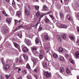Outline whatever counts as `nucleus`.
I'll use <instances>...</instances> for the list:
<instances>
[{
	"label": "nucleus",
	"instance_id": "52",
	"mask_svg": "<svg viewBox=\"0 0 79 79\" xmlns=\"http://www.w3.org/2000/svg\"><path fill=\"white\" fill-rule=\"evenodd\" d=\"M57 39H60V38H61V37H60V35H57Z\"/></svg>",
	"mask_w": 79,
	"mask_h": 79
},
{
	"label": "nucleus",
	"instance_id": "2",
	"mask_svg": "<svg viewBox=\"0 0 79 79\" xmlns=\"http://www.w3.org/2000/svg\"><path fill=\"white\" fill-rule=\"evenodd\" d=\"M59 27L60 28L66 29L68 28V26L64 24H60L59 25Z\"/></svg>",
	"mask_w": 79,
	"mask_h": 79
},
{
	"label": "nucleus",
	"instance_id": "50",
	"mask_svg": "<svg viewBox=\"0 0 79 79\" xmlns=\"http://www.w3.org/2000/svg\"><path fill=\"white\" fill-rule=\"evenodd\" d=\"M11 60H7L8 63H9V64H10V63H11Z\"/></svg>",
	"mask_w": 79,
	"mask_h": 79
},
{
	"label": "nucleus",
	"instance_id": "6",
	"mask_svg": "<svg viewBox=\"0 0 79 79\" xmlns=\"http://www.w3.org/2000/svg\"><path fill=\"white\" fill-rule=\"evenodd\" d=\"M25 13L27 15V16H29V15H30V12L29 11V10L28 9V8L26 7L25 9Z\"/></svg>",
	"mask_w": 79,
	"mask_h": 79
},
{
	"label": "nucleus",
	"instance_id": "14",
	"mask_svg": "<svg viewBox=\"0 0 79 79\" xmlns=\"http://www.w3.org/2000/svg\"><path fill=\"white\" fill-rule=\"evenodd\" d=\"M1 60L2 61V63L3 65H5V61L4 60V58L2 57L1 58Z\"/></svg>",
	"mask_w": 79,
	"mask_h": 79
},
{
	"label": "nucleus",
	"instance_id": "62",
	"mask_svg": "<svg viewBox=\"0 0 79 79\" xmlns=\"http://www.w3.org/2000/svg\"><path fill=\"white\" fill-rule=\"evenodd\" d=\"M6 1L7 2H10V0H6Z\"/></svg>",
	"mask_w": 79,
	"mask_h": 79
},
{
	"label": "nucleus",
	"instance_id": "25",
	"mask_svg": "<svg viewBox=\"0 0 79 79\" xmlns=\"http://www.w3.org/2000/svg\"><path fill=\"white\" fill-rule=\"evenodd\" d=\"M13 43L15 47L16 48H18V46H19V44H18L16 43L15 42H14Z\"/></svg>",
	"mask_w": 79,
	"mask_h": 79
},
{
	"label": "nucleus",
	"instance_id": "42",
	"mask_svg": "<svg viewBox=\"0 0 79 79\" xmlns=\"http://www.w3.org/2000/svg\"><path fill=\"white\" fill-rule=\"evenodd\" d=\"M35 8L37 10H39V6H35Z\"/></svg>",
	"mask_w": 79,
	"mask_h": 79
},
{
	"label": "nucleus",
	"instance_id": "9",
	"mask_svg": "<svg viewBox=\"0 0 79 79\" xmlns=\"http://www.w3.org/2000/svg\"><path fill=\"white\" fill-rule=\"evenodd\" d=\"M58 60H59V61H63L64 60V57H63L61 56H60Z\"/></svg>",
	"mask_w": 79,
	"mask_h": 79
},
{
	"label": "nucleus",
	"instance_id": "29",
	"mask_svg": "<svg viewBox=\"0 0 79 79\" xmlns=\"http://www.w3.org/2000/svg\"><path fill=\"white\" fill-rule=\"evenodd\" d=\"M45 14H41L40 15V17L39 18V20L40 21V20H41V19L42 18V17H44V16H45Z\"/></svg>",
	"mask_w": 79,
	"mask_h": 79
},
{
	"label": "nucleus",
	"instance_id": "8",
	"mask_svg": "<svg viewBox=\"0 0 79 79\" xmlns=\"http://www.w3.org/2000/svg\"><path fill=\"white\" fill-rule=\"evenodd\" d=\"M32 61L33 62L34 65H35L36 64V59L34 57H31V58Z\"/></svg>",
	"mask_w": 79,
	"mask_h": 79
},
{
	"label": "nucleus",
	"instance_id": "37",
	"mask_svg": "<svg viewBox=\"0 0 79 79\" xmlns=\"http://www.w3.org/2000/svg\"><path fill=\"white\" fill-rule=\"evenodd\" d=\"M42 30V27H41V26H40L39 27V28L38 29V31H41Z\"/></svg>",
	"mask_w": 79,
	"mask_h": 79
},
{
	"label": "nucleus",
	"instance_id": "60",
	"mask_svg": "<svg viewBox=\"0 0 79 79\" xmlns=\"http://www.w3.org/2000/svg\"><path fill=\"white\" fill-rule=\"evenodd\" d=\"M77 31L78 32H79V27L77 28Z\"/></svg>",
	"mask_w": 79,
	"mask_h": 79
},
{
	"label": "nucleus",
	"instance_id": "53",
	"mask_svg": "<svg viewBox=\"0 0 79 79\" xmlns=\"http://www.w3.org/2000/svg\"><path fill=\"white\" fill-rule=\"evenodd\" d=\"M69 60L70 61V62H71V63H72L74 64V62H73V60H72V59H69Z\"/></svg>",
	"mask_w": 79,
	"mask_h": 79
},
{
	"label": "nucleus",
	"instance_id": "34",
	"mask_svg": "<svg viewBox=\"0 0 79 79\" xmlns=\"http://www.w3.org/2000/svg\"><path fill=\"white\" fill-rule=\"evenodd\" d=\"M69 0H64V2L65 3V5H68V1Z\"/></svg>",
	"mask_w": 79,
	"mask_h": 79
},
{
	"label": "nucleus",
	"instance_id": "20",
	"mask_svg": "<svg viewBox=\"0 0 79 79\" xmlns=\"http://www.w3.org/2000/svg\"><path fill=\"white\" fill-rule=\"evenodd\" d=\"M15 25H17L18 23H20V21H21V20H20L19 21H18L17 20H15Z\"/></svg>",
	"mask_w": 79,
	"mask_h": 79
},
{
	"label": "nucleus",
	"instance_id": "28",
	"mask_svg": "<svg viewBox=\"0 0 79 79\" xmlns=\"http://www.w3.org/2000/svg\"><path fill=\"white\" fill-rule=\"evenodd\" d=\"M69 37L70 38L71 40H74V38L73 36H69Z\"/></svg>",
	"mask_w": 79,
	"mask_h": 79
},
{
	"label": "nucleus",
	"instance_id": "21",
	"mask_svg": "<svg viewBox=\"0 0 79 79\" xmlns=\"http://www.w3.org/2000/svg\"><path fill=\"white\" fill-rule=\"evenodd\" d=\"M3 32L4 34H6V33L8 32V29H5L3 30Z\"/></svg>",
	"mask_w": 79,
	"mask_h": 79
},
{
	"label": "nucleus",
	"instance_id": "45",
	"mask_svg": "<svg viewBox=\"0 0 79 79\" xmlns=\"http://www.w3.org/2000/svg\"><path fill=\"white\" fill-rule=\"evenodd\" d=\"M38 69V68H37V67H36L35 69L34 70V71H35V72H36V73H37V69Z\"/></svg>",
	"mask_w": 79,
	"mask_h": 79
},
{
	"label": "nucleus",
	"instance_id": "26",
	"mask_svg": "<svg viewBox=\"0 0 79 79\" xmlns=\"http://www.w3.org/2000/svg\"><path fill=\"white\" fill-rule=\"evenodd\" d=\"M53 56L55 58H57L58 57V55L56 54H53Z\"/></svg>",
	"mask_w": 79,
	"mask_h": 79
},
{
	"label": "nucleus",
	"instance_id": "57",
	"mask_svg": "<svg viewBox=\"0 0 79 79\" xmlns=\"http://www.w3.org/2000/svg\"><path fill=\"white\" fill-rule=\"evenodd\" d=\"M12 3L13 5H15V1H13Z\"/></svg>",
	"mask_w": 79,
	"mask_h": 79
},
{
	"label": "nucleus",
	"instance_id": "31",
	"mask_svg": "<svg viewBox=\"0 0 79 79\" xmlns=\"http://www.w3.org/2000/svg\"><path fill=\"white\" fill-rule=\"evenodd\" d=\"M43 56H44V55L42 54H40L39 56V57L40 59L41 60H42V58H43Z\"/></svg>",
	"mask_w": 79,
	"mask_h": 79
},
{
	"label": "nucleus",
	"instance_id": "36",
	"mask_svg": "<svg viewBox=\"0 0 79 79\" xmlns=\"http://www.w3.org/2000/svg\"><path fill=\"white\" fill-rule=\"evenodd\" d=\"M64 10L65 11H66V12H68V8L67 7H66V6L64 7Z\"/></svg>",
	"mask_w": 79,
	"mask_h": 79
},
{
	"label": "nucleus",
	"instance_id": "3",
	"mask_svg": "<svg viewBox=\"0 0 79 79\" xmlns=\"http://www.w3.org/2000/svg\"><path fill=\"white\" fill-rule=\"evenodd\" d=\"M24 42L28 46H31V44L30 43V42H29V40L27 39V38H25Z\"/></svg>",
	"mask_w": 79,
	"mask_h": 79
},
{
	"label": "nucleus",
	"instance_id": "12",
	"mask_svg": "<svg viewBox=\"0 0 79 79\" xmlns=\"http://www.w3.org/2000/svg\"><path fill=\"white\" fill-rule=\"evenodd\" d=\"M44 39H45V40H49L50 39V37H49V36L47 35H44Z\"/></svg>",
	"mask_w": 79,
	"mask_h": 79
},
{
	"label": "nucleus",
	"instance_id": "63",
	"mask_svg": "<svg viewBox=\"0 0 79 79\" xmlns=\"http://www.w3.org/2000/svg\"><path fill=\"white\" fill-rule=\"evenodd\" d=\"M58 40L59 41V42H61V40L60 39H58Z\"/></svg>",
	"mask_w": 79,
	"mask_h": 79
},
{
	"label": "nucleus",
	"instance_id": "54",
	"mask_svg": "<svg viewBox=\"0 0 79 79\" xmlns=\"http://www.w3.org/2000/svg\"><path fill=\"white\" fill-rule=\"evenodd\" d=\"M77 45H79V40H77Z\"/></svg>",
	"mask_w": 79,
	"mask_h": 79
},
{
	"label": "nucleus",
	"instance_id": "32",
	"mask_svg": "<svg viewBox=\"0 0 79 79\" xmlns=\"http://www.w3.org/2000/svg\"><path fill=\"white\" fill-rule=\"evenodd\" d=\"M19 63H22L23 62V59L20 58L19 59Z\"/></svg>",
	"mask_w": 79,
	"mask_h": 79
},
{
	"label": "nucleus",
	"instance_id": "19",
	"mask_svg": "<svg viewBox=\"0 0 79 79\" xmlns=\"http://www.w3.org/2000/svg\"><path fill=\"white\" fill-rule=\"evenodd\" d=\"M60 18L62 19V18H64V15L63 14V13L61 12L60 14Z\"/></svg>",
	"mask_w": 79,
	"mask_h": 79
},
{
	"label": "nucleus",
	"instance_id": "40",
	"mask_svg": "<svg viewBox=\"0 0 79 79\" xmlns=\"http://www.w3.org/2000/svg\"><path fill=\"white\" fill-rule=\"evenodd\" d=\"M27 78L28 79H32V77H31V75H28L27 76Z\"/></svg>",
	"mask_w": 79,
	"mask_h": 79
},
{
	"label": "nucleus",
	"instance_id": "44",
	"mask_svg": "<svg viewBox=\"0 0 79 79\" xmlns=\"http://www.w3.org/2000/svg\"><path fill=\"white\" fill-rule=\"evenodd\" d=\"M50 18H52V20H53V19H55V18H54V17H53L52 16V15H50Z\"/></svg>",
	"mask_w": 79,
	"mask_h": 79
},
{
	"label": "nucleus",
	"instance_id": "41",
	"mask_svg": "<svg viewBox=\"0 0 79 79\" xmlns=\"http://www.w3.org/2000/svg\"><path fill=\"white\" fill-rule=\"evenodd\" d=\"M40 55H44V51L41 50L40 51Z\"/></svg>",
	"mask_w": 79,
	"mask_h": 79
},
{
	"label": "nucleus",
	"instance_id": "22",
	"mask_svg": "<svg viewBox=\"0 0 79 79\" xmlns=\"http://www.w3.org/2000/svg\"><path fill=\"white\" fill-rule=\"evenodd\" d=\"M35 41L36 42V44L37 45V44H38V43H39V41H40L39 39L38 38H37L35 39Z\"/></svg>",
	"mask_w": 79,
	"mask_h": 79
},
{
	"label": "nucleus",
	"instance_id": "16",
	"mask_svg": "<svg viewBox=\"0 0 79 79\" xmlns=\"http://www.w3.org/2000/svg\"><path fill=\"white\" fill-rule=\"evenodd\" d=\"M58 51L60 53H62V52H63V49L61 47H60L59 48Z\"/></svg>",
	"mask_w": 79,
	"mask_h": 79
},
{
	"label": "nucleus",
	"instance_id": "4",
	"mask_svg": "<svg viewBox=\"0 0 79 79\" xmlns=\"http://www.w3.org/2000/svg\"><path fill=\"white\" fill-rule=\"evenodd\" d=\"M3 69L6 71H8L10 69V65H5L3 68Z\"/></svg>",
	"mask_w": 79,
	"mask_h": 79
},
{
	"label": "nucleus",
	"instance_id": "48",
	"mask_svg": "<svg viewBox=\"0 0 79 79\" xmlns=\"http://www.w3.org/2000/svg\"><path fill=\"white\" fill-rule=\"evenodd\" d=\"M27 67L28 69H30L31 68V67H30V65H29V64L27 65Z\"/></svg>",
	"mask_w": 79,
	"mask_h": 79
},
{
	"label": "nucleus",
	"instance_id": "55",
	"mask_svg": "<svg viewBox=\"0 0 79 79\" xmlns=\"http://www.w3.org/2000/svg\"><path fill=\"white\" fill-rule=\"evenodd\" d=\"M0 79H4V78H3V77L2 75H0Z\"/></svg>",
	"mask_w": 79,
	"mask_h": 79
},
{
	"label": "nucleus",
	"instance_id": "58",
	"mask_svg": "<svg viewBox=\"0 0 79 79\" xmlns=\"http://www.w3.org/2000/svg\"><path fill=\"white\" fill-rule=\"evenodd\" d=\"M21 69L20 68H19L18 69V71H21Z\"/></svg>",
	"mask_w": 79,
	"mask_h": 79
},
{
	"label": "nucleus",
	"instance_id": "10",
	"mask_svg": "<svg viewBox=\"0 0 79 79\" xmlns=\"http://www.w3.org/2000/svg\"><path fill=\"white\" fill-rule=\"evenodd\" d=\"M45 22L46 24H48L50 23V20L48 19V18H46L45 19Z\"/></svg>",
	"mask_w": 79,
	"mask_h": 79
},
{
	"label": "nucleus",
	"instance_id": "43",
	"mask_svg": "<svg viewBox=\"0 0 79 79\" xmlns=\"http://www.w3.org/2000/svg\"><path fill=\"white\" fill-rule=\"evenodd\" d=\"M28 37H29V38H30V39H32V36L31 35H29L27 36Z\"/></svg>",
	"mask_w": 79,
	"mask_h": 79
},
{
	"label": "nucleus",
	"instance_id": "64",
	"mask_svg": "<svg viewBox=\"0 0 79 79\" xmlns=\"http://www.w3.org/2000/svg\"><path fill=\"white\" fill-rule=\"evenodd\" d=\"M10 79H14V78H13V77H10Z\"/></svg>",
	"mask_w": 79,
	"mask_h": 79
},
{
	"label": "nucleus",
	"instance_id": "56",
	"mask_svg": "<svg viewBox=\"0 0 79 79\" xmlns=\"http://www.w3.org/2000/svg\"><path fill=\"white\" fill-rule=\"evenodd\" d=\"M65 56H66V57H67V58H68V57H69V55L67 54H66L65 55Z\"/></svg>",
	"mask_w": 79,
	"mask_h": 79
},
{
	"label": "nucleus",
	"instance_id": "11",
	"mask_svg": "<svg viewBox=\"0 0 79 79\" xmlns=\"http://www.w3.org/2000/svg\"><path fill=\"white\" fill-rule=\"evenodd\" d=\"M66 73L69 75H70V73H71V72H70V70H69V69H68V68H66Z\"/></svg>",
	"mask_w": 79,
	"mask_h": 79
},
{
	"label": "nucleus",
	"instance_id": "61",
	"mask_svg": "<svg viewBox=\"0 0 79 79\" xmlns=\"http://www.w3.org/2000/svg\"><path fill=\"white\" fill-rule=\"evenodd\" d=\"M21 27H23V26H22V25H21L19 26V28Z\"/></svg>",
	"mask_w": 79,
	"mask_h": 79
},
{
	"label": "nucleus",
	"instance_id": "46",
	"mask_svg": "<svg viewBox=\"0 0 79 79\" xmlns=\"http://www.w3.org/2000/svg\"><path fill=\"white\" fill-rule=\"evenodd\" d=\"M23 74H27V71L26 70H23Z\"/></svg>",
	"mask_w": 79,
	"mask_h": 79
},
{
	"label": "nucleus",
	"instance_id": "35",
	"mask_svg": "<svg viewBox=\"0 0 79 79\" xmlns=\"http://www.w3.org/2000/svg\"><path fill=\"white\" fill-rule=\"evenodd\" d=\"M2 14H3L4 15L6 16H8V14L6 13V12L5 11H3L2 12Z\"/></svg>",
	"mask_w": 79,
	"mask_h": 79
},
{
	"label": "nucleus",
	"instance_id": "17",
	"mask_svg": "<svg viewBox=\"0 0 79 79\" xmlns=\"http://www.w3.org/2000/svg\"><path fill=\"white\" fill-rule=\"evenodd\" d=\"M6 21L7 22V23H9V24H10L11 23V20L10 18H7L6 19Z\"/></svg>",
	"mask_w": 79,
	"mask_h": 79
},
{
	"label": "nucleus",
	"instance_id": "39",
	"mask_svg": "<svg viewBox=\"0 0 79 79\" xmlns=\"http://www.w3.org/2000/svg\"><path fill=\"white\" fill-rule=\"evenodd\" d=\"M44 8L45 10H48V7L46 6H44Z\"/></svg>",
	"mask_w": 79,
	"mask_h": 79
},
{
	"label": "nucleus",
	"instance_id": "24",
	"mask_svg": "<svg viewBox=\"0 0 79 79\" xmlns=\"http://www.w3.org/2000/svg\"><path fill=\"white\" fill-rule=\"evenodd\" d=\"M16 16H18L19 17L21 15V12L19 11H18L17 12V14H16Z\"/></svg>",
	"mask_w": 79,
	"mask_h": 79
},
{
	"label": "nucleus",
	"instance_id": "49",
	"mask_svg": "<svg viewBox=\"0 0 79 79\" xmlns=\"http://www.w3.org/2000/svg\"><path fill=\"white\" fill-rule=\"evenodd\" d=\"M6 76L7 79H8V78L10 77L11 76V75H7Z\"/></svg>",
	"mask_w": 79,
	"mask_h": 79
},
{
	"label": "nucleus",
	"instance_id": "5",
	"mask_svg": "<svg viewBox=\"0 0 79 79\" xmlns=\"http://www.w3.org/2000/svg\"><path fill=\"white\" fill-rule=\"evenodd\" d=\"M42 64L44 69H48V65L47 64H46L45 62L43 63Z\"/></svg>",
	"mask_w": 79,
	"mask_h": 79
},
{
	"label": "nucleus",
	"instance_id": "15",
	"mask_svg": "<svg viewBox=\"0 0 79 79\" xmlns=\"http://www.w3.org/2000/svg\"><path fill=\"white\" fill-rule=\"evenodd\" d=\"M75 55L77 58H79V53L78 51L76 52L75 53Z\"/></svg>",
	"mask_w": 79,
	"mask_h": 79
},
{
	"label": "nucleus",
	"instance_id": "30",
	"mask_svg": "<svg viewBox=\"0 0 79 79\" xmlns=\"http://www.w3.org/2000/svg\"><path fill=\"white\" fill-rule=\"evenodd\" d=\"M67 17L68 19L69 20H70L71 21V20H72V18H71V17L69 16V15H68L67 16Z\"/></svg>",
	"mask_w": 79,
	"mask_h": 79
},
{
	"label": "nucleus",
	"instance_id": "33",
	"mask_svg": "<svg viewBox=\"0 0 79 79\" xmlns=\"http://www.w3.org/2000/svg\"><path fill=\"white\" fill-rule=\"evenodd\" d=\"M23 56L24 57V58H25V59H26L27 60L28 59V57L26 55V54L23 55Z\"/></svg>",
	"mask_w": 79,
	"mask_h": 79
},
{
	"label": "nucleus",
	"instance_id": "38",
	"mask_svg": "<svg viewBox=\"0 0 79 79\" xmlns=\"http://www.w3.org/2000/svg\"><path fill=\"white\" fill-rule=\"evenodd\" d=\"M33 53L35 55H38L39 54V52H37L36 51L33 52Z\"/></svg>",
	"mask_w": 79,
	"mask_h": 79
},
{
	"label": "nucleus",
	"instance_id": "51",
	"mask_svg": "<svg viewBox=\"0 0 79 79\" xmlns=\"http://www.w3.org/2000/svg\"><path fill=\"white\" fill-rule=\"evenodd\" d=\"M34 77L36 78V79H37L38 76H37V74H35L34 75Z\"/></svg>",
	"mask_w": 79,
	"mask_h": 79
},
{
	"label": "nucleus",
	"instance_id": "7",
	"mask_svg": "<svg viewBox=\"0 0 79 79\" xmlns=\"http://www.w3.org/2000/svg\"><path fill=\"white\" fill-rule=\"evenodd\" d=\"M44 75L45 76H46V77L49 78L50 77V74L48 73V72H46L44 73Z\"/></svg>",
	"mask_w": 79,
	"mask_h": 79
},
{
	"label": "nucleus",
	"instance_id": "47",
	"mask_svg": "<svg viewBox=\"0 0 79 79\" xmlns=\"http://www.w3.org/2000/svg\"><path fill=\"white\" fill-rule=\"evenodd\" d=\"M18 35L20 38H21V37H22V35L21 34H18Z\"/></svg>",
	"mask_w": 79,
	"mask_h": 79
},
{
	"label": "nucleus",
	"instance_id": "59",
	"mask_svg": "<svg viewBox=\"0 0 79 79\" xmlns=\"http://www.w3.org/2000/svg\"><path fill=\"white\" fill-rule=\"evenodd\" d=\"M18 79H22V77L21 76L19 77L18 78Z\"/></svg>",
	"mask_w": 79,
	"mask_h": 79
},
{
	"label": "nucleus",
	"instance_id": "27",
	"mask_svg": "<svg viewBox=\"0 0 79 79\" xmlns=\"http://www.w3.org/2000/svg\"><path fill=\"white\" fill-rule=\"evenodd\" d=\"M40 15V11H38L36 13V15L37 16H39Z\"/></svg>",
	"mask_w": 79,
	"mask_h": 79
},
{
	"label": "nucleus",
	"instance_id": "23",
	"mask_svg": "<svg viewBox=\"0 0 79 79\" xmlns=\"http://www.w3.org/2000/svg\"><path fill=\"white\" fill-rule=\"evenodd\" d=\"M60 72L61 73H63L64 72V68H63L62 67H61L60 68Z\"/></svg>",
	"mask_w": 79,
	"mask_h": 79
},
{
	"label": "nucleus",
	"instance_id": "1",
	"mask_svg": "<svg viewBox=\"0 0 79 79\" xmlns=\"http://www.w3.org/2000/svg\"><path fill=\"white\" fill-rule=\"evenodd\" d=\"M22 47L23 48L22 50L23 52H25V53L28 52V51H29V49L27 48V47H23V46H22Z\"/></svg>",
	"mask_w": 79,
	"mask_h": 79
},
{
	"label": "nucleus",
	"instance_id": "18",
	"mask_svg": "<svg viewBox=\"0 0 79 79\" xmlns=\"http://www.w3.org/2000/svg\"><path fill=\"white\" fill-rule=\"evenodd\" d=\"M66 35L65 34H63L61 35V38H62L63 39H66Z\"/></svg>",
	"mask_w": 79,
	"mask_h": 79
},
{
	"label": "nucleus",
	"instance_id": "13",
	"mask_svg": "<svg viewBox=\"0 0 79 79\" xmlns=\"http://www.w3.org/2000/svg\"><path fill=\"white\" fill-rule=\"evenodd\" d=\"M37 48L35 47H33L31 48V50L32 52H35V51H37Z\"/></svg>",
	"mask_w": 79,
	"mask_h": 79
}]
</instances>
